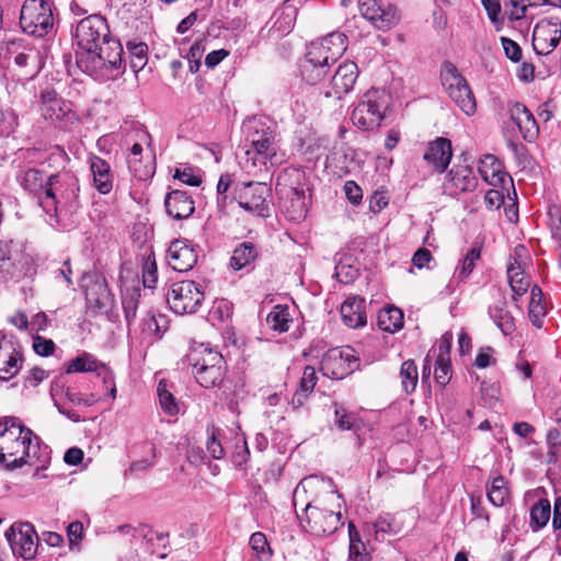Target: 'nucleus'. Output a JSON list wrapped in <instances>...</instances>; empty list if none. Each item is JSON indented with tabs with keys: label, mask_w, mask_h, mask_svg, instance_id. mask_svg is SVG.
<instances>
[{
	"label": "nucleus",
	"mask_w": 561,
	"mask_h": 561,
	"mask_svg": "<svg viewBox=\"0 0 561 561\" xmlns=\"http://www.w3.org/2000/svg\"><path fill=\"white\" fill-rule=\"evenodd\" d=\"M502 47L504 49L505 56L514 61L517 62L522 58V48L513 39L507 37H501Z\"/></svg>",
	"instance_id": "obj_58"
},
{
	"label": "nucleus",
	"mask_w": 561,
	"mask_h": 561,
	"mask_svg": "<svg viewBox=\"0 0 561 561\" xmlns=\"http://www.w3.org/2000/svg\"><path fill=\"white\" fill-rule=\"evenodd\" d=\"M489 501L494 506H502L508 495V490L506 488V481L503 476L497 474L492 479L490 485L488 486L486 492Z\"/></svg>",
	"instance_id": "obj_42"
},
{
	"label": "nucleus",
	"mask_w": 561,
	"mask_h": 561,
	"mask_svg": "<svg viewBox=\"0 0 561 561\" xmlns=\"http://www.w3.org/2000/svg\"><path fill=\"white\" fill-rule=\"evenodd\" d=\"M381 2L378 0H358V9L364 19L371 23L376 28H383L386 24L383 21H389L391 15H387V19L377 18V11L380 8Z\"/></svg>",
	"instance_id": "obj_41"
},
{
	"label": "nucleus",
	"mask_w": 561,
	"mask_h": 561,
	"mask_svg": "<svg viewBox=\"0 0 561 561\" xmlns=\"http://www.w3.org/2000/svg\"><path fill=\"white\" fill-rule=\"evenodd\" d=\"M510 115L526 141L531 142L537 138L539 127L534 115L524 104L518 102L512 104Z\"/></svg>",
	"instance_id": "obj_25"
},
{
	"label": "nucleus",
	"mask_w": 561,
	"mask_h": 561,
	"mask_svg": "<svg viewBox=\"0 0 561 561\" xmlns=\"http://www.w3.org/2000/svg\"><path fill=\"white\" fill-rule=\"evenodd\" d=\"M14 61L20 67H25L32 61L35 67L39 61V53L35 48H27L24 51L16 54Z\"/></svg>",
	"instance_id": "obj_62"
},
{
	"label": "nucleus",
	"mask_w": 561,
	"mask_h": 561,
	"mask_svg": "<svg viewBox=\"0 0 561 561\" xmlns=\"http://www.w3.org/2000/svg\"><path fill=\"white\" fill-rule=\"evenodd\" d=\"M174 179L191 186H198L202 183L201 175L192 167L175 169Z\"/></svg>",
	"instance_id": "obj_56"
},
{
	"label": "nucleus",
	"mask_w": 561,
	"mask_h": 561,
	"mask_svg": "<svg viewBox=\"0 0 561 561\" xmlns=\"http://www.w3.org/2000/svg\"><path fill=\"white\" fill-rule=\"evenodd\" d=\"M300 172L296 169L285 170L277 178L275 190L283 201V209L289 220L300 221L306 217L305 192L294 185L291 179H299Z\"/></svg>",
	"instance_id": "obj_6"
},
{
	"label": "nucleus",
	"mask_w": 561,
	"mask_h": 561,
	"mask_svg": "<svg viewBox=\"0 0 561 561\" xmlns=\"http://www.w3.org/2000/svg\"><path fill=\"white\" fill-rule=\"evenodd\" d=\"M356 362L352 348L332 350L323 358L321 369L331 378L342 379L355 369Z\"/></svg>",
	"instance_id": "obj_16"
},
{
	"label": "nucleus",
	"mask_w": 561,
	"mask_h": 561,
	"mask_svg": "<svg viewBox=\"0 0 561 561\" xmlns=\"http://www.w3.org/2000/svg\"><path fill=\"white\" fill-rule=\"evenodd\" d=\"M139 297V290L136 289L127 291L123 296L122 305L125 313V319L128 323H130L136 318Z\"/></svg>",
	"instance_id": "obj_50"
},
{
	"label": "nucleus",
	"mask_w": 561,
	"mask_h": 561,
	"mask_svg": "<svg viewBox=\"0 0 561 561\" xmlns=\"http://www.w3.org/2000/svg\"><path fill=\"white\" fill-rule=\"evenodd\" d=\"M245 131L244 152L240 157V167L249 175L266 174L272 168L283 163L276 130L261 118H250L243 123Z\"/></svg>",
	"instance_id": "obj_3"
},
{
	"label": "nucleus",
	"mask_w": 561,
	"mask_h": 561,
	"mask_svg": "<svg viewBox=\"0 0 561 561\" xmlns=\"http://www.w3.org/2000/svg\"><path fill=\"white\" fill-rule=\"evenodd\" d=\"M0 272L5 275H11L13 272L11 244L9 242H0Z\"/></svg>",
	"instance_id": "obj_57"
},
{
	"label": "nucleus",
	"mask_w": 561,
	"mask_h": 561,
	"mask_svg": "<svg viewBox=\"0 0 561 561\" xmlns=\"http://www.w3.org/2000/svg\"><path fill=\"white\" fill-rule=\"evenodd\" d=\"M365 304V299L359 296H351L345 299L340 309L345 325L357 329L366 324Z\"/></svg>",
	"instance_id": "obj_27"
},
{
	"label": "nucleus",
	"mask_w": 561,
	"mask_h": 561,
	"mask_svg": "<svg viewBox=\"0 0 561 561\" xmlns=\"http://www.w3.org/2000/svg\"><path fill=\"white\" fill-rule=\"evenodd\" d=\"M551 514V505L549 500L540 499L533 507L530 508V528L534 531H537L545 527L549 522Z\"/></svg>",
	"instance_id": "obj_37"
},
{
	"label": "nucleus",
	"mask_w": 561,
	"mask_h": 561,
	"mask_svg": "<svg viewBox=\"0 0 561 561\" xmlns=\"http://www.w3.org/2000/svg\"><path fill=\"white\" fill-rule=\"evenodd\" d=\"M378 325L382 331L393 333L403 325V313L399 308L389 307L378 314Z\"/></svg>",
	"instance_id": "obj_36"
},
{
	"label": "nucleus",
	"mask_w": 561,
	"mask_h": 561,
	"mask_svg": "<svg viewBox=\"0 0 561 561\" xmlns=\"http://www.w3.org/2000/svg\"><path fill=\"white\" fill-rule=\"evenodd\" d=\"M434 376L436 381L442 386L447 385L450 379V365L445 360V358H443V356L438 357L436 360Z\"/></svg>",
	"instance_id": "obj_59"
},
{
	"label": "nucleus",
	"mask_w": 561,
	"mask_h": 561,
	"mask_svg": "<svg viewBox=\"0 0 561 561\" xmlns=\"http://www.w3.org/2000/svg\"><path fill=\"white\" fill-rule=\"evenodd\" d=\"M41 100V113L45 119L53 123H61L70 119V116L73 115L71 105L59 98L54 90L42 92Z\"/></svg>",
	"instance_id": "obj_19"
},
{
	"label": "nucleus",
	"mask_w": 561,
	"mask_h": 561,
	"mask_svg": "<svg viewBox=\"0 0 561 561\" xmlns=\"http://www.w3.org/2000/svg\"><path fill=\"white\" fill-rule=\"evenodd\" d=\"M388 13L391 16L388 19L389 21H383V24L386 25L383 28H379L380 31H389L400 21V14L394 5L381 3L379 10L377 11V18L380 16L382 20L387 19L386 14L388 15Z\"/></svg>",
	"instance_id": "obj_52"
},
{
	"label": "nucleus",
	"mask_w": 561,
	"mask_h": 561,
	"mask_svg": "<svg viewBox=\"0 0 561 561\" xmlns=\"http://www.w3.org/2000/svg\"><path fill=\"white\" fill-rule=\"evenodd\" d=\"M476 185L477 179L471 168L454 165L443 183V191L449 196H457L460 193L473 191Z\"/></svg>",
	"instance_id": "obj_18"
},
{
	"label": "nucleus",
	"mask_w": 561,
	"mask_h": 561,
	"mask_svg": "<svg viewBox=\"0 0 561 561\" xmlns=\"http://www.w3.org/2000/svg\"><path fill=\"white\" fill-rule=\"evenodd\" d=\"M110 33L106 20L100 14H91L79 21L73 35L77 46L82 50L78 64L82 66L85 57L94 54L98 45L105 41Z\"/></svg>",
	"instance_id": "obj_7"
},
{
	"label": "nucleus",
	"mask_w": 561,
	"mask_h": 561,
	"mask_svg": "<svg viewBox=\"0 0 561 561\" xmlns=\"http://www.w3.org/2000/svg\"><path fill=\"white\" fill-rule=\"evenodd\" d=\"M90 170L93 176L94 187L101 194H107L113 188V176L108 163L98 156L89 157Z\"/></svg>",
	"instance_id": "obj_28"
},
{
	"label": "nucleus",
	"mask_w": 561,
	"mask_h": 561,
	"mask_svg": "<svg viewBox=\"0 0 561 561\" xmlns=\"http://www.w3.org/2000/svg\"><path fill=\"white\" fill-rule=\"evenodd\" d=\"M347 37L341 32H333L308 46L306 58L300 67L302 80L311 85L320 83L327 76L329 67L346 50Z\"/></svg>",
	"instance_id": "obj_4"
},
{
	"label": "nucleus",
	"mask_w": 561,
	"mask_h": 561,
	"mask_svg": "<svg viewBox=\"0 0 561 561\" xmlns=\"http://www.w3.org/2000/svg\"><path fill=\"white\" fill-rule=\"evenodd\" d=\"M190 365L194 370H198V367L215 366L225 364V359L220 353L211 350L208 346L199 345L194 348L187 356Z\"/></svg>",
	"instance_id": "obj_31"
},
{
	"label": "nucleus",
	"mask_w": 561,
	"mask_h": 561,
	"mask_svg": "<svg viewBox=\"0 0 561 561\" xmlns=\"http://www.w3.org/2000/svg\"><path fill=\"white\" fill-rule=\"evenodd\" d=\"M489 314L504 335H508L514 331V319L510 311L506 309L505 301L500 300L490 306Z\"/></svg>",
	"instance_id": "obj_32"
},
{
	"label": "nucleus",
	"mask_w": 561,
	"mask_h": 561,
	"mask_svg": "<svg viewBox=\"0 0 561 561\" xmlns=\"http://www.w3.org/2000/svg\"><path fill=\"white\" fill-rule=\"evenodd\" d=\"M290 314L287 306L277 305L266 317L268 327L277 332H286L289 329Z\"/></svg>",
	"instance_id": "obj_40"
},
{
	"label": "nucleus",
	"mask_w": 561,
	"mask_h": 561,
	"mask_svg": "<svg viewBox=\"0 0 561 561\" xmlns=\"http://www.w3.org/2000/svg\"><path fill=\"white\" fill-rule=\"evenodd\" d=\"M197 382L204 388H211L219 385L225 375V364L215 366L198 367L193 371Z\"/></svg>",
	"instance_id": "obj_34"
},
{
	"label": "nucleus",
	"mask_w": 561,
	"mask_h": 561,
	"mask_svg": "<svg viewBox=\"0 0 561 561\" xmlns=\"http://www.w3.org/2000/svg\"><path fill=\"white\" fill-rule=\"evenodd\" d=\"M298 8L290 3H284L275 14L273 27L280 34H288L295 26Z\"/></svg>",
	"instance_id": "obj_35"
},
{
	"label": "nucleus",
	"mask_w": 561,
	"mask_h": 561,
	"mask_svg": "<svg viewBox=\"0 0 561 561\" xmlns=\"http://www.w3.org/2000/svg\"><path fill=\"white\" fill-rule=\"evenodd\" d=\"M510 3L512 10L508 12V19L512 21L525 18L528 7L553 4L550 0H510Z\"/></svg>",
	"instance_id": "obj_47"
},
{
	"label": "nucleus",
	"mask_w": 561,
	"mask_h": 561,
	"mask_svg": "<svg viewBox=\"0 0 561 561\" xmlns=\"http://www.w3.org/2000/svg\"><path fill=\"white\" fill-rule=\"evenodd\" d=\"M23 32L36 36H46L54 27L51 4L47 0H25L20 14Z\"/></svg>",
	"instance_id": "obj_8"
},
{
	"label": "nucleus",
	"mask_w": 561,
	"mask_h": 561,
	"mask_svg": "<svg viewBox=\"0 0 561 561\" xmlns=\"http://www.w3.org/2000/svg\"><path fill=\"white\" fill-rule=\"evenodd\" d=\"M453 157L451 141L438 137L430 142L423 159L438 173H443L450 163Z\"/></svg>",
	"instance_id": "obj_22"
},
{
	"label": "nucleus",
	"mask_w": 561,
	"mask_h": 561,
	"mask_svg": "<svg viewBox=\"0 0 561 561\" xmlns=\"http://www.w3.org/2000/svg\"><path fill=\"white\" fill-rule=\"evenodd\" d=\"M127 164L129 171L138 180L145 181L154 174L153 161L149 159L146 163H144L142 156L127 157Z\"/></svg>",
	"instance_id": "obj_45"
},
{
	"label": "nucleus",
	"mask_w": 561,
	"mask_h": 561,
	"mask_svg": "<svg viewBox=\"0 0 561 561\" xmlns=\"http://www.w3.org/2000/svg\"><path fill=\"white\" fill-rule=\"evenodd\" d=\"M507 277L512 291L514 293V299L516 296H523L529 288L530 282L525 276V272L520 265L510 264L507 267Z\"/></svg>",
	"instance_id": "obj_38"
},
{
	"label": "nucleus",
	"mask_w": 561,
	"mask_h": 561,
	"mask_svg": "<svg viewBox=\"0 0 561 561\" xmlns=\"http://www.w3.org/2000/svg\"><path fill=\"white\" fill-rule=\"evenodd\" d=\"M442 82L449 98L467 115H473L477 110L476 98L467 80L449 62L442 69Z\"/></svg>",
	"instance_id": "obj_10"
},
{
	"label": "nucleus",
	"mask_w": 561,
	"mask_h": 561,
	"mask_svg": "<svg viewBox=\"0 0 561 561\" xmlns=\"http://www.w3.org/2000/svg\"><path fill=\"white\" fill-rule=\"evenodd\" d=\"M529 319L531 323L541 328L542 319L546 316V308L542 304V291L539 286L535 285L530 291V302H529Z\"/></svg>",
	"instance_id": "obj_39"
},
{
	"label": "nucleus",
	"mask_w": 561,
	"mask_h": 561,
	"mask_svg": "<svg viewBox=\"0 0 561 561\" xmlns=\"http://www.w3.org/2000/svg\"><path fill=\"white\" fill-rule=\"evenodd\" d=\"M66 373H96L98 376L103 378L104 383L111 385L114 380L112 370L90 353H82L71 359L67 365Z\"/></svg>",
	"instance_id": "obj_21"
},
{
	"label": "nucleus",
	"mask_w": 561,
	"mask_h": 561,
	"mask_svg": "<svg viewBox=\"0 0 561 561\" xmlns=\"http://www.w3.org/2000/svg\"><path fill=\"white\" fill-rule=\"evenodd\" d=\"M78 181L71 173L64 171L50 174L45 194L39 197V205L47 214H56L60 205L78 197Z\"/></svg>",
	"instance_id": "obj_5"
},
{
	"label": "nucleus",
	"mask_w": 561,
	"mask_h": 561,
	"mask_svg": "<svg viewBox=\"0 0 561 561\" xmlns=\"http://www.w3.org/2000/svg\"><path fill=\"white\" fill-rule=\"evenodd\" d=\"M257 250L251 242H242L232 252L230 266L234 271H240L250 265L257 257Z\"/></svg>",
	"instance_id": "obj_33"
},
{
	"label": "nucleus",
	"mask_w": 561,
	"mask_h": 561,
	"mask_svg": "<svg viewBox=\"0 0 561 561\" xmlns=\"http://www.w3.org/2000/svg\"><path fill=\"white\" fill-rule=\"evenodd\" d=\"M165 210L176 220L188 218L195 210L194 201L186 191L174 190L164 198Z\"/></svg>",
	"instance_id": "obj_24"
},
{
	"label": "nucleus",
	"mask_w": 561,
	"mask_h": 561,
	"mask_svg": "<svg viewBox=\"0 0 561 561\" xmlns=\"http://www.w3.org/2000/svg\"><path fill=\"white\" fill-rule=\"evenodd\" d=\"M159 403L164 413L174 416L179 413L180 408L174 396L169 391L168 383L161 380L157 387Z\"/></svg>",
	"instance_id": "obj_44"
},
{
	"label": "nucleus",
	"mask_w": 561,
	"mask_h": 561,
	"mask_svg": "<svg viewBox=\"0 0 561 561\" xmlns=\"http://www.w3.org/2000/svg\"><path fill=\"white\" fill-rule=\"evenodd\" d=\"M203 300V288L194 280L173 283L167 294V302L176 314L195 313Z\"/></svg>",
	"instance_id": "obj_11"
},
{
	"label": "nucleus",
	"mask_w": 561,
	"mask_h": 561,
	"mask_svg": "<svg viewBox=\"0 0 561 561\" xmlns=\"http://www.w3.org/2000/svg\"><path fill=\"white\" fill-rule=\"evenodd\" d=\"M167 329L164 316L149 312L142 320V331L148 334L160 335Z\"/></svg>",
	"instance_id": "obj_49"
},
{
	"label": "nucleus",
	"mask_w": 561,
	"mask_h": 561,
	"mask_svg": "<svg viewBox=\"0 0 561 561\" xmlns=\"http://www.w3.org/2000/svg\"><path fill=\"white\" fill-rule=\"evenodd\" d=\"M249 545L261 561H267L272 557V550L263 533L256 531L252 534Z\"/></svg>",
	"instance_id": "obj_48"
},
{
	"label": "nucleus",
	"mask_w": 561,
	"mask_h": 561,
	"mask_svg": "<svg viewBox=\"0 0 561 561\" xmlns=\"http://www.w3.org/2000/svg\"><path fill=\"white\" fill-rule=\"evenodd\" d=\"M127 49L130 54V67L134 69L135 72L140 71L147 64L148 57V46L147 44L139 42V43H131L129 42L127 44Z\"/></svg>",
	"instance_id": "obj_46"
},
{
	"label": "nucleus",
	"mask_w": 561,
	"mask_h": 561,
	"mask_svg": "<svg viewBox=\"0 0 561 561\" xmlns=\"http://www.w3.org/2000/svg\"><path fill=\"white\" fill-rule=\"evenodd\" d=\"M401 386L405 393H412L417 385L419 373L415 363L411 359L405 360L400 369Z\"/></svg>",
	"instance_id": "obj_43"
},
{
	"label": "nucleus",
	"mask_w": 561,
	"mask_h": 561,
	"mask_svg": "<svg viewBox=\"0 0 561 561\" xmlns=\"http://www.w3.org/2000/svg\"><path fill=\"white\" fill-rule=\"evenodd\" d=\"M483 8L485 9L489 19L493 24H500L502 19L501 14V3L500 0H481Z\"/></svg>",
	"instance_id": "obj_63"
},
{
	"label": "nucleus",
	"mask_w": 561,
	"mask_h": 561,
	"mask_svg": "<svg viewBox=\"0 0 561 561\" xmlns=\"http://www.w3.org/2000/svg\"><path fill=\"white\" fill-rule=\"evenodd\" d=\"M271 193V187L260 181L242 182L234 187V198L239 206L248 213L263 218L270 216L268 198Z\"/></svg>",
	"instance_id": "obj_9"
},
{
	"label": "nucleus",
	"mask_w": 561,
	"mask_h": 561,
	"mask_svg": "<svg viewBox=\"0 0 561 561\" xmlns=\"http://www.w3.org/2000/svg\"><path fill=\"white\" fill-rule=\"evenodd\" d=\"M5 538L14 553L25 560H32L38 547V536L31 523H14L7 531Z\"/></svg>",
	"instance_id": "obj_14"
},
{
	"label": "nucleus",
	"mask_w": 561,
	"mask_h": 561,
	"mask_svg": "<svg viewBox=\"0 0 561 561\" xmlns=\"http://www.w3.org/2000/svg\"><path fill=\"white\" fill-rule=\"evenodd\" d=\"M54 348L55 343L51 340H47L39 335L35 336L33 340V350L41 356H48L53 354Z\"/></svg>",
	"instance_id": "obj_61"
},
{
	"label": "nucleus",
	"mask_w": 561,
	"mask_h": 561,
	"mask_svg": "<svg viewBox=\"0 0 561 561\" xmlns=\"http://www.w3.org/2000/svg\"><path fill=\"white\" fill-rule=\"evenodd\" d=\"M317 385V374L316 369L311 366H307L304 370L302 377L299 382V388L305 391L312 392L314 386Z\"/></svg>",
	"instance_id": "obj_64"
},
{
	"label": "nucleus",
	"mask_w": 561,
	"mask_h": 561,
	"mask_svg": "<svg viewBox=\"0 0 561 561\" xmlns=\"http://www.w3.org/2000/svg\"><path fill=\"white\" fill-rule=\"evenodd\" d=\"M334 423L341 431H351L354 428L355 416L352 413H348L346 409L337 403L334 404Z\"/></svg>",
	"instance_id": "obj_51"
},
{
	"label": "nucleus",
	"mask_w": 561,
	"mask_h": 561,
	"mask_svg": "<svg viewBox=\"0 0 561 561\" xmlns=\"http://www.w3.org/2000/svg\"><path fill=\"white\" fill-rule=\"evenodd\" d=\"M158 279L156 262L146 261L142 272V283L145 287L153 288Z\"/></svg>",
	"instance_id": "obj_60"
},
{
	"label": "nucleus",
	"mask_w": 561,
	"mask_h": 561,
	"mask_svg": "<svg viewBox=\"0 0 561 561\" xmlns=\"http://www.w3.org/2000/svg\"><path fill=\"white\" fill-rule=\"evenodd\" d=\"M293 503L296 511L301 508V525L312 536L332 535L343 525L342 496L331 479L316 474L304 478L294 490Z\"/></svg>",
	"instance_id": "obj_1"
},
{
	"label": "nucleus",
	"mask_w": 561,
	"mask_h": 561,
	"mask_svg": "<svg viewBox=\"0 0 561 561\" xmlns=\"http://www.w3.org/2000/svg\"><path fill=\"white\" fill-rule=\"evenodd\" d=\"M382 107V92L377 89L368 90L353 110V124L363 130L377 128L383 119Z\"/></svg>",
	"instance_id": "obj_12"
},
{
	"label": "nucleus",
	"mask_w": 561,
	"mask_h": 561,
	"mask_svg": "<svg viewBox=\"0 0 561 561\" xmlns=\"http://www.w3.org/2000/svg\"><path fill=\"white\" fill-rule=\"evenodd\" d=\"M22 352L11 342L0 343V379L9 380L21 369Z\"/></svg>",
	"instance_id": "obj_26"
},
{
	"label": "nucleus",
	"mask_w": 561,
	"mask_h": 561,
	"mask_svg": "<svg viewBox=\"0 0 561 561\" xmlns=\"http://www.w3.org/2000/svg\"><path fill=\"white\" fill-rule=\"evenodd\" d=\"M205 46L203 41H195L193 45L190 48V51L187 54V61L190 66V71L192 73H195L199 70L201 67V59L204 55Z\"/></svg>",
	"instance_id": "obj_54"
},
{
	"label": "nucleus",
	"mask_w": 561,
	"mask_h": 561,
	"mask_svg": "<svg viewBox=\"0 0 561 561\" xmlns=\"http://www.w3.org/2000/svg\"><path fill=\"white\" fill-rule=\"evenodd\" d=\"M88 308L94 311H108L113 304L112 294L104 278L96 277L85 288Z\"/></svg>",
	"instance_id": "obj_23"
},
{
	"label": "nucleus",
	"mask_w": 561,
	"mask_h": 561,
	"mask_svg": "<svg viewBox=\"0 0 561 561\" xmlns=\"http://www.w3.org/2000/svg\"><path fill=\"white\" fill-rule=\"evenodd\" d=\"M0 462L13 470L22 466L34 467L38 471L50 462V450L41 444V439L18 417L0 419Z\"/></svg>",
	"instance_id": "obj_2"
},
{
	"label": "nucleus",
	"mask_w": 561,
	"mask_h": 561,
	"mask_svg": "<svg viewBox=\"0 0 561 561\" xmlns=\"http://www.w3.org/2000/svg\"><path fill=\"white\" fill-rule=\"evenodd\" d=\"M48 176L38 169L30 168L20 172L18 181L25 191L34 194L39 199L45 194Z\"/></svg>",
	"instance_id": "obj_30"
},
{
	"label": "nucleus",
	"mask_w": 561,
	"mask_h": 561,
	"mask_svg": "<svg viewBox=\"0 0 561 561\" xmlns=\"http://www.w3.org/2000/svg\"><path fill=\"white\" fill-rule=\"evenodd\" d=\"M561 42V21L542 20L534 28L533 47L538 55H548Z\"/></svg>",
	"instance_id": "obj_15"
},
{
	"label": "nucleus",
	"mask_w": 561,
	"mask_h": 561,
	"mask_svg": "<svg viewBox=\"0 0 561 561\" xmlns=\"http://www.w3.org/2000/svg\"><path fill=\"white\" fill-rule=\"evenodd\" d=\"M168 263L179 272H187L197 263V253L185 240H174L168 249Z\"/></svg>",
	"instance_id": "obj_20"
},
{
	"label": "nucleus",
	"mask_w": 561,
	"mask_h": 561,
	"mask_svg": "<svg viewBox=\"0 0 561 561\" xmlns=\"http://www.w3.org/2000/svg\"><path fill=\"white\" fill-rule=\"evenodd\" d=\"M123 47L119 41L113 38L111 34L98 45L94 54H90L84 59L85 70L93 72L102 69L122 68Z\"/></svg>",
	"instance_id": "obj_13"
},
{
	"label": "nucleus",
	"mask_w": 561,
	"mask_h": 561,
	"mask_svg": "<svg viewBox=\"0 0 561 561\" xmlns=\"http://www.w3.org/2000/svg\"><path fill=\"white\" fill-rule=\"evenodd\" d=\"M479 173L489 185L502 186L505 183L506 173L502 169V163L493 154H485L480 159Z\"/></svg>",
	"instance_id": "obj_29"
},
{
	"label": "nucleus",
	"mask_w": 561,
	"mask_h": 561,
	"mask_svg": "<svg viewBox=\"0 0 561 561\" xmlns=\"http://www.w3.org/2000/svg\"><path fill=\"white\" fill-rule=\"evenodd\" d=\"M481 251L478 248H472L465 259L461 261L460 265L457 267L458 276L461 278H466L473 270L476 261L480 259Z\"/></svg>",
	"instance_id": "obj_53"
},
{
	"label": "nucleus",
	"mask_w": 561,
	"mask_h": 561,
	"mask_svg": "<svg viewBox=\"0 0 561 561\" xmlns=\"http://www.w3.org/2000/svg\"><path fill=\"white\" fill-rule=\"evenodd\" d=\"M206 448L214 459H221L225 455L221 443L218 440V431L215 427L208 430Z\"/></svg>",
	"instance_id": "obj_55"
},
{
	"label": "nucleus",
	"mask_w": 561,
	"mask_h": 561,
	"mask_svg": "<svg viewBox=\"0 0 561 561\" xmlns=\"http://www.w3.org/2000/svg\"><path fill=\"white\" fill-rule=\"evenodd\" d=\"M357 76V65L354 61H344L337 67L328 88L323 91L324 96L340 100L352 91Z\"/></svg>",
	"instance_id": "obj_17"
}]
</instances>
